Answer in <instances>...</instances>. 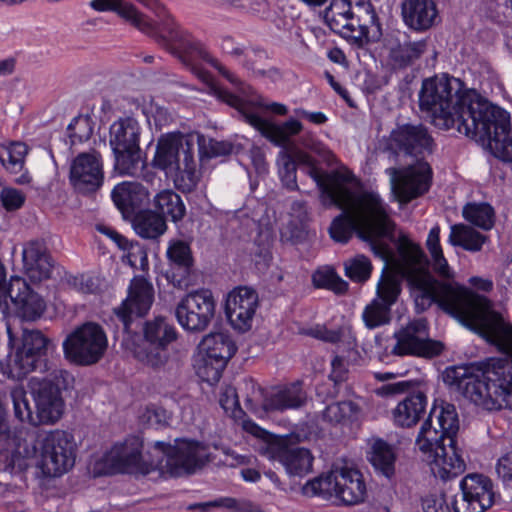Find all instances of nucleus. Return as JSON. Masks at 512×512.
I'll use <instances>...</instances> for the list:
<instances>
[{"instance_id":"obj_1","label":"nucleus","mask_w":512,"mask_h":512,"mask_svg":"<svg viewBox=\"0 0 512 512\" xmlns=\"http://www.w3.org/2000/svg\"><path fill=\"white\" fill-rule=\"evenodd\" d=\"M393 229L394 224L388 216L386 204H383V213L372 211L356 222L344 223L342 218H335L329 232L331 238L339 243L348 242L357 232L384 261L374 299L392 307L401 293L400 277H403L417 308L425 310L433 303L438 304L461 324L512 358V322H505L486 297L465 287L435 280L428 270V260L422 248L406 236L399 238L395 255L389 244L394 241Z\"/></svg>"},{"instance_id":"obj_2","label":"nucleus","mask_w":512,"mask_h":512,"mask_svg":"<svg viewBox=\"0 0 512 512\" xmlns=\"http://www.w3.org/2000/svg\"><path fill=\"white\" fill-rule=\"evenodd\" d=\"M419 105L441 129H455L486 147L497 158L512 161L510 114L448 75L423 81Z\"/></svg>"},{"instance_id":"obj_3","label":"nucleus","mask_w":512,"mask_h":512,"mask_svg":"<svg viewBox=\"0 0 512 512\" xmlns=\"http://www.w3.org/2000/svg\"><path fill=\"white\" fill-rule=\"evenodd\" d=\"M444 381L456 386L466 398L486 410H497L512 403V361L492 358L481 367L447 368Z\"/></svg>"},{"instance_id":"obj_4","label":"nucleus","mask_w":512,"mask_h":512,"mask_svg":"<svg viewBox=\"0 0 512 512\" xmlns=\"http://www.w3.org/2000/svg\"><path fill=\"white\" fill-rule=\"evenodd\" d=\"M295 162L305 167L307 174L316 182L321 191L323 202L338 206L343 210L337 218L343 222L356 221L372 211L383 213V200L378 193L365 192L354 195L349 187L353 182V174L346 168L332 173H324L316 161L304 151H296Z\"/></svg>"},{"instance_id":"obj_5","label":"nucleus","mask_w":512,"mask_h":512,"mask_svg":"<svg viewBox=\"0 0 512 512\" xmlns=\"http://www.w3.org/2000/svg\"><path fill=\"white\" fill-rule=\"evenodd\" d=\"M77 443L71 432L54 429L39 435L30 445L19 444L14 463L34 466L43 477H59L73 468Z\"/></svg>"},{"instance_id":"obj_6","label":"nucleus","mask_w":512,"mask_h":512,"mask_svg":"<svg viewBox=\"0 0 512 512\" xmlns=\"http://www.w3.org/2000/svg\"><path fill=\"white\" fill-rule=\"evenodd\" d=\"M241 426L262 441L258 447L259 453L270 461L280 463L290 478H303L312 472L314 456L309 449L298 446L302 441L299 434H270L249 419L242 420Z\"/></svg>"},{"instance_id":"obj_7","label":"nucleus","mask_w":512,"mask_h":512,"mask_svg":"<svg viewBox=\"0 0 512 512\" xmlns=\"http://www.w3.org/2000/svg\"><path fill=\"white\" fill-rule=\"evenodd\" d=\"M152 165L162 170L184 192L191 191L199 180L192 146L181 133H166L159 137Z\"/></svg>"},{"instance_id":"obj_8","label":"nucleus","mask_w":512,"mask_h":512,"mask_svg":"<svg viewBox=\"0 0 512 512\" xmlns=\"http://www.w3.org/2000/svg\"><path fill=\"white\" fill-rule=\"evenodd\" d=\"M305 496H321L338 505L352 506L364 502L367 487L362 473L348 466L335 465L330 471L306 482Z\"/></svg>"},{"instance_id":"obj_9","label":"nucleus","mask_w":512,"mask_h":512,"mask_svg":"<svg viewBox=\"0 0 512 512\" xmlns=\"http://www.w3.org/2000/svg\"><path fill=\"white\" fill-rule=\"evenodd\" d=\"M10 351L1 362V372L8 378L20 380L42 369L48 353L55 349L52 340L38 330H26L19 341L12 338L8 328Z\"/></svg>"},{"instance_id":"obj_10","label":"nucleus","mask_w":512,"mask_h":512,"mask_svg":"<svg viewBox=\"0 0 512 512\" xmlns=\"http://www.w3.org/2000/svg\"><path fill=\"white\" fill-rule=\"evenodd\" d=\"M152 455L160 457L151 469H159L162 473L179 476L192 473L205 465L212 457V448L197 441L177 439L174 445L155 442Z\"/></svg>"},{"instance_id":"obj_11","label":"nucleus","mask_w":512,"mask_h":512,"mask_svg":"<svg viewBox=\"0 0 512 512\" xmlns=\"http://www.w3.org/2000/svg\"><path fill=\"white\" fill-rule=\"evenodd\" d=\"M142 332V343H130L127 340V349L138 361L147 366H163L169 358L168 347L178 337L175 326L164 317H155L144 323Z\"/></svg>"},{"instance_id":"obj_12","label":"nucleus","mask_w":512,"mask_h":512,"mask_svg":"<svg viewBox=\"0 0 512 512\" xmlns=\"http://www.w3.org/2000/svg\"><path fill=\"white\" fill-rule=\"evenodd\" d=\"M199 77L208 85L209 93L228 105L242 111L246 122L258 130L262 136L273 144L284 146L289 142L291 137L298 135L302 131V123L296 119L291 118L282 124H276L261 118L257 114L245 112L243 110V102L238 96L217 86L207 73L201 72L199 73Z\"/></svg>"},{"instance_id":"obj_13","label":"nucleus","mask_w":512,"mask_h":512,"mask_svg":"<svg viewBox=\"0 0 512 512\" xmlns=\"http://www.w3.org/2000/svg\"><path fill=\"white\" fill-rule=\"evenodd\" d=\"M140 130L138 121L132 117L120 118L110 127L109 144L120 174L133 176L144 166L139 147Z\"/></svg>"},{"instance_id":"obj_14","label":"nucleus","mask_w":512,"mask_h":512,"mask_svg":"<svg viewBox=\"0 0 512 512\" xmlns=\"http://www.w3.org/2000/svg\"><path fill=\"white\" fill-rule=\"evenodd\" d=\"M107 348V334L104 328L95 322H86L76 327L63 341L65 358L82 366L99 362Z\"/></svg>"},{"instance_id":"obj_15","label":"nucleus","mask_w":512,"mask_h":512,"mask_svg":"<svg viewBox=\"0 0 512 512\" xmlns=\"http://www.w3.org/2000/svg\"><path fill=\"white\" fill-rule=\"evenodd\" d=\"M216 300L211 291L197 290L185 295L177 304L175 316L178 324L188 332H202L212 322Z\"/></svg>"},{"instance_id":"obj_16","label":"nucleus","mask_w":512,"mask_h":512,"mask_svg":"<svg viewBox=\"0 0 512 512\" xmlns=\"http://www.w3.org/2000/svg\"><path fill=\"white\" fill-rule=\"evenodd\" d=\"M66 372L59 371L54 380H31V392L36 407V421L38 425H53L57 423L65 412V401L62 396L60 379L65 381Z\"/></svg>"},{"instance_id":"obj_17","label":"nucleus","mask_w":512,"mask_h":512,"mask_svg":"<svg viewBox=\"0 0 512 512\" xmlns=\"http://www.w3.org/2000/svg\"><path fill=\"white\" fill-rule=\"evenodd\" d=\"M390 185L395 199L402 204L419 197L428 191L432 170L425 161H418L406 168H388Z\"/></svg>"},{"instance_id":"obj_18","label":"nucleus","mask_w":512,"mask_h":512,"mask_svg":"<svg viewBox=\"0 0 512 512\" xmlns=\"http://www.w3.org/2000/svg\"><path fill=\"white\" fill-rule=\"evenodd\" d=\"M394 337L396 344L392 352L399 356L433 357L440 354L443 349L440 342L430 339L428 325L423 319L409 322L406 326L395 332Z\"/></svg>"},{"instance_id":"obj_19","label":"nucleus","mask_w":512,"mask_h":512,"mask_svg":"<svg viewBox=\"0 0 512 512\" xmlns=\"http://www.w3.org/2000/svg\"><path fill=\"white\" fill-rule=\"evenodd\" d=\"M434 140L421 124L397 125L387 139V147L413 157H425L434 150Z\"/></svg>"},{"instance_id":"obj_20","label":"nucleus","mask_w":512,"mask_h":512,"mask_svg":"<svg viewBox=\"0 0 512 512\" xmlns=\"http://www.w3.org/2000/svg\"><path fill=\"white\" fill-rule=\"evenodd\" d=\"M259 306L256 291L250 287L239 286L232 289L225 298V315L231 327L241 333L252 328Z\"/></svg>"},{"instance_id":"obj_21","label":"nucleus","mask_w":512,"mask_h":512,"mask_svg":"<svg viewBox=\"0 0 512 512\" xmlns=\"http://www.w3.org/2000/svg\"><path fill=\"white\" fill-rule=\"evenodd\" d=\"M142 447L141 439L136 436L129 437L121 443H116L102 457V471L104 473H148L150 469L142 463Z\"/></svg>"},{"instance_id":"obj_22","label":"nucleus","mask_w":512,"mask_h":512,"mask_svg":"<svg viewBox=\"0 0 512 512\" xmlns=\"http://www.w3.org/2000/svg\"><path fill=\"white\" fill-rule=\"evenodd\" d=\"M462 496L454 503L455 512H485L494 504L492 481L481 474H469L460 484Z\"/></svg>"},{"instance_id":"obj_23","label":"nucleus","mask_w":512,"mask_h":512,"mask_svg":"<svg viewBox=\"0 0 512 512\" xmlns=\"http://www.w3.org/2000/svg\"><path fill=\"white\" fill-rule=\"evenodd\" d=\"M153 302L152 283L142 276H136L128 285L126 298L114 312L127 327L134 318L144 317L150 311Z\"/></svg>"},{"instance_id":"obj_24","label":"nucleus","mask_w":512,"mask_h":512,"mask_svg":"<svg viewBox=\"0 0 512 512\" xmlns=\"http://www.w3.org/2000/svg\"><path fill=\"white\" fill-rule=\"evenodd\" d=\"M8 303L10 310L4 315L14 313L29 321L38 319L46 308L43 298L32 291L25 279L20 276L10 277Z\"/></svg>"},{"instance_id":"obj_25","label":"nucleus","mask_w":512,"mask_h":512,"mask_svg":"<svg viewBox=\"0 0 512 512\" xmlns=\"http://www.w3.org/2000/svg\"><path fill=\"white\" fill-rule=\"evenodd\" d=\"M70 182L82 192L94 191L103 182V162L98 153L79 154L71 163Z\"/></svg>"},{"instance_id":"obj_26","label":"nucleus","mask_w":512,"mask_h":512,"mask_svg":"<svg viewBox=\"0 0 512 512\" xmlns=\"http://www.w3.org/2000/svg\"><path fill=\"white\" fill-rule=\"evenodd\" d=\"M425 456L431 472L443 480L455 477L465 470V462L454 440H450L448 445H437Z\"/></svg>"},{"instance_id":"obj_27","label":"nucleus","mask_w":512,"mask_h":512,"mask_svg":"<svg viewBox=\"0 0 512 512\" xmlns=\"http://www.w3.org/2000/svg\"><path fill=\"white\" fill-rule=\"evenodd\" d=\"M401 14L405 25L416 32H425L440 21L435 0H404Z\"/></svg>"},{"instance_id":"obj_28","label":"nucleus","mask_w":512,"mask_h":512,"mask_svg":"<svg viewBox=\"0 0 512 512\" xmlns=\"http://www.w3.org/2000/svg\"><path fill=\"white\" fill-rule=\"evenodd\" d=\"M23 272L33 283H40L51 277L53 263L46 247L41 242L30 241L22 250Z\"/></svg>"},{"instance_id":"obj_29","label":"nucleus","mask_w":512,"mask_h":512,"mask_svg":"<svg viewBox=\"0 0 512 512\" xmlns=\"http://www.w3.org/2000/svg\"><path fill=\"white\" fill-rule=\"evenodd\" d=\"M325 19L334 32L344 37L360 38L363 34V27L351 11L348 0H332Z\"/></svg>"},{"instance_id":"obj_30","label":"nucleus","mask_w":512,"mask_h":512,"mask_svg":"<svg viewBox=\"0 0 512 512\" xmlns=\"http://www.w3.org/2000/svg\"><path fill=\"white\" fill-rule=\"evenodd\" d=\"M427 407V397L423 392L407 395L391 411L394 425L402 428L415 426L424 415Z\"/></svg>"},{"instance_id":"obj_31","label":"nucleus","mask_w":512,"mask_h":512,"mask_svg":"<svg viewBox=\"0 0 512 512\" xmlns=\"http://www.w3.org/2000/svg\"><path fill=\"white\" fill-rule=\"evenodd\" d=\"M112 199L122 214L128 216L148 201L149 193L139 183L123 182L114 187Z\"/></svg>"},{"instance_id":"obj_32","label":"nucleus","mask_w":512,"mask_h":512,"mask_svg":"<svg viewBox=\"0 0 512 512\" xmlns=\"http://www.w3.org/2000/svg\"><path fill=\"white\" fill-rule=\"evenodd\" d=\"M235 352L234 341L230 335L223 332L206 335L198 345V353L224 364H227Z\"/></svg>"},{"instance_id":"obj_33","label":"nucleus","mask_w":512,"mask_h":512,"mask_svg":"<svg viewBox=\"0 0 512 512\" xmlns=\"http://www.w3.org/2000/svg\"><path fill=\"white\" fill-rule=\"evenodd\" d=\"M27 152V146L21 142L0 146V162L10 173H21L15 179V182L20 185L28 184L31 181L29 172L24 170V159Z\"/></svg>"},{"instance_id":"obj_34","label":"nucleus","mask_w":512,"mask_h":512,"mask_svg":"<svg viewBox=\"0 0 512 512\" xmlns=\"http://www.w3.org/2000/svg\"><path fill=\"white\" fill-rule=\"evenodd\" d=\"M239 392L246 408L257 417L264 418L270 414V391L264 392L255 381L246 379L240 384Z\"/></svg>"},{"instance_id":"obj_35","label":"nucleus","mask_w":512,"mask_h":512,"mask_svg":"<svg viewBox=\"0 0 512 512\" xmlns=\"http://www.w3.org/2000/svg\"><path fill=\"white\" fill-rule=\"evenodd\" d=\"M306 394L299 384L273 389L270 391V413L282 412L287 409H295L304 404Z\"/></svg>"},{"instance_id":"obj_36","label":"nucleus","mask_w":512,"mask_h":512,"mask_svg":"<svg viewBox=\"0 0 512 512\" xmlns=\"http://www.w3.org/2000/svg\"><path fill=\"white\" fill-rule=\"evenodd\" d=\"M395 448L387 442L377 439L371 445L370 462L376 471L388 479L395 474Z\"/></svg>"},{"instance_id":"obj_37","label":"nucleus","mask_w":512,"mask_h":512,"mask_svg":"<svg viewBox=\"0 0 512 512\" xmlns=\"http://www.w3.org/2000/svg\"><path fill=\"white\" fill-rule=\"evenodd\" d=\"M487 241V237L465 224H454L450 227L448 243L460 246L470 252L480 251Z\"/></svg>"},{"instance_id":"obj_38","label":"nucleus","mask_w":512,"mask_h":512,"mask_svg":"<svg viewBox=\"0 0 512 512\" xmlns=\"http://www.w3.org/2000/svg\"><path fill=\"white\" fill-rule=\"evenodd\" d=\"M440 232L441 229L439 225H435L430 229L426 239V248L430 255L433 271L442 278L451 279L454 274L444 257L440 244Z\"/></svg>"},{"instance_id":"obj_39","label":"nucleus","mask_w":512,"mask_h":512,"mask_svg":"<svg viewBox=\"0 0 512 512\" xmlns=\"http://www.w3.org/2000/svg\"><path fill=\"white\" fill-rule=\"evenodd\" d=\"M428 419L436 421L438 427L447 435V439L454 440L453 436L459 428L458 415L454 405L436 400L430 411Z\"/></svg>"},{"instance_id":"obj_40","label":"nucleus","mask_w":512,"mask_h":512,"mask_svg":"<svg viewBox=\"0 0 512 512\" xmlns=\"http://www.w3.org/2000/svg\"><path fill=\"white\" fill-rule=\"evenodd\" d=\"M153 205L163 218H170L173 222L180 221L186 212L181 197L172 190H163L157 193L153 199Z\"/></svg>"},{"instance_id":"obj_41","label":"nucleus","mask_w":512,"mask_h":512,"mask_svg":"<svg viewBox=\"0 0 512 512\" xmlns=\"http://www.w3.org/2000/svg\"><path fill=\"white\" fill-rule=\"evenodd\" d=\"M166 229L165 219L152 211H144L134 219V230L143 238L155 239L164 234Z\"/></svg>"},{"instance_id":"obj_42","label":"nucleus","mask_w":512,"mask_h":512,"mask_svg":"<svg viewBox=\"0 0 512 512\" xmlns=\"http://www.w3.org/2000/svg\"><path fill=\"white\" fill-rule=\"evenodd\" d=\"M462 216L483 230L492 229L495 223V211L488 203H468L463 207Z\"/></svg>"},{"instance_id":"obj_43","label":"nucleus","mask_w":512,"mask_h":512,"mask_svg":"<svg viewBox=\"0 0 512 512\" xmlns=\"http://www.w3.org/2000/svg\"><path fill=\"white\" fill-rule=\"evenodd\" d=\"M315 336L323 341L338 344L345 351L356 348V338L350 326L344 325L339 329L317 328Z\"/></svg>"},{"instance_id":"obj_44","label":"nucleus","mask_w":512,"mask_h":512,"mask_svg":"<svg viewBox=\"0 0 512 512\" xmlns=\"http://www.w3.org/2000/svg\"><path fill=\"white\" fill-rule=\"evenodd\" d=\"M447 435L439 428L433 426L431 419H427L421 426L416 438V446L425 455L434 450L437 445H444Z\"/></svg>"},{"instance_id":"obj_45","label":"nucleus","mask_w":512,"mask_h":512,"mask_svg":"<svg viewBox=\"0 0 512 512\" xmlns=\"http://www.w3.org/2000/svg\"><path fill=\"white\" fill-rule=\"evenodd\" d=\"M226 364L205 357L197 352L194 360V368L198 377L209 384H214L221 378Z\"/></svg>"},{"instance_id":"obj_46","label":"nucleus","mask_w":512,"mask_h":512,"mask_svg":"<svg viewBox=\"0 0 512 512\" xmlns=\"http://www.w3.org/2000/svg\"><path fill=\"white\" fill-rule=\"evenodd\" d=\"M312 281L316 287L329 289L338 294L344 293L348 288L347 282L329 266L317 269L312 275Z\"/></svg>"},{"instance_id":"obj_47","label":"nucleus","mask_w":512,"mask_h":512,"mask_svg":"<svg viewBox=\"0 0 512 512\" xmlns=\"http://www.w3.org/2000/svg\"><path fill=\"white\" fill-rule=\"evenodd\" d=\"M427 50V41L425 39L418 41H408L399 45L391 52L394 61L400 65H408L419 59Z\"/></svg>"},{"instance_id":"obj_48","label":"nucleus","mask_w":512,"mask_h":512,"mask_svg":"<svg viewBox=\"0 0 512 512\" xmlns=\"http://www.w3.org/2000/svg\"><path fill=\"white\" fill-rule=\"evenodd\" d=\"M11 399L15 417L23 423L37 426L36 412L31 410L26 391L22 387H15L11 391Z\"/></svg>"},{"instance_id":"obj_49","label":"nucleus","mask_w":512,"mask_h":512,"mask_svg":"<svg viewBox=\"0 0 512 512\" xmlns=\"http://www.w3.org/2000/svg\"><path fill=\"white\" fill-rule=\"evenodd\" d=\"M391 307L373 299L368 304L362 313V319L367 328L373 329L381 325L387 324L390 321Z\"/></svg>"},{"instance_id":"obj_50","label":"nucleus","mask_w":512,"mask_h":512,"mask_svg":"<svg viewBox=\"0 0 512 512\" xmlns=\"http://www.w3.org/2000/svg\"><path fill=\"white\" fill-rule=\"evenodd\" d=\"M358 406L352 401L335 402L323 411V418L331 423H339L358 415Z\"/></svg>"},{"instance_id":"obj_51","label":"nucleus","mask_w":512,"mask_h":512,"mask_svg":"<svg viewBox=\"0 0 512 512\" xmlns=\"http://www.w3.org/2000/svg\"><path fill=\"white\" fill-rule=\"evenodd\" d=\"M345 275L355 282L366 281L372 271L370 260L364 255H357L344 263Z\"/></svg>"},{"instance_id":"obj_52","label":"nucleus","mask_w":512,"mask_h":512,"mask_svg":"<svg viewBox=\"0 0 512 512\" xmlns=\"http://www.w3.org/2000/svg\"><path fill=\"white\" fill-rule=\"evenodd\" d=\"M124 251L123 259L134 269L146 271L148 269L147 252L139 243L129 242L125 238V244L118 246Z\"/></svg>"},{"instance_id":"obj_53","label":"nucleus","mask_w":512,"mask_h":512,"mask_svg":"<svg viewBox=\"0 0 512 512\" xmlns=\"http://www.w3.org/2000/svg\"><path fill=\"white\" fill-rule=\"evenodd\" d=\"M278 174L284 186L294 190L297 188L296 162L285 151H281L277 157Z\"/></svg>"},{"instance_id":"obj_54","label":"nucleus","mask_w":512,"mask_h":512,"mask_svg":"<svg viewBox=\"0 0 512 512\" xmlns=\"http://www.w3.org/2000/svg\"><path fill=\"white\" fill-rule=\"evenodd\" d=\"M143 113L148 125L154 126L157 130L169 125L174 119L173 113L153 101L144 105Z\"/></svg>"},{"instance_id":"obj_55","label":"nucleus","mask_w":512,"mask_h":512,"mask_svg":"<svg viewBox=\"0 0 512 512\" xmlns=\"http://www.w3.org/2000/svg\"><path fill=\"white\" fill-rule=\"evenodd\" d=\"M167 257L178 266L189 267L192 262L190 247L187 243L174 240L169 243Z\"/></svg>"},{"instance_id":"obj_56","label":"nucleus","mask_w":512,"mask_h":512,"mask_svg":"<svg viewBox=\"0 0 512 512\" xmlns=\"http://www.w3.org/2000/svg\"><path fill=\"white\" fill-rule=\"evenodd\" d=\"M219 402L224 411L232 418L238 419L241 417L242 410L239 406V393L234 387L226 386L223 388Z\"/></svg>"},{"instance_id":"obj_57","label":"nucleus","mask_w":512,"mask_h":512,"mask_svg":"<svg viewBox=\"0 0 512 512\" xmlns=\"http://www.w3.org/2000/svg\"><path fill=\"white\" fill-rule=\"evenodd\" d=\"M25 200V194L16 188L4 187L0 191V201L7 211L20 209L24 205Z\"/></svg>"},{"instance_id":"obj_58","label":"nucleus","mask_w":512,"mask_h":512,"mask_svg":"<svg viewBox=\"0 0 512 512\" xmlns=\"http://www.w3.org/2000/svg\"><path fill=\"white\" fill-rule=\"evenodd\" d=\"M204 509L210 507H225L235 512H261L259 509L253 507L251 504L246 502H239L234 498H220L215 501L206 502L201 504Z\"/></svg>"},{"instance_id":"obj_59","label":"nucleus","mask_w":512,"mask_h":512,"mask_svg":"<svg viewBox=\"0 0 512 512\" xmlns=\"http://www.w3.org/2000/svg\"><path fill=\"white\" fill-rule=\"evenodd\" d=\"M114 12L138 28L146 24L142 14L132 4L123 0H120Z\"/></svg>"},{"instance_id":"obj_60","label":"nucleus","mask_w":512,"mask_h":512,"mask_svg":"<svg viewBox=\"0 0 512 512\" xmlns=\"http://www.w3.org/2000/svg\"><path fill=\"white\" fill-rule=\"evenodd\" d=\"M10 293V279L7 280V270L0 261V311L2 314L8 313L10 305L8 295Z\"/></svg>"},{"instance_id":"obj_61","label":"nucleus","mask_w":512,"mask_h":512,"mask_svg":"<svg viewBox=\"0 0 512 512\" xmlns=\"http://www.w3.org/2000/svg\"><path fill=\"white\" fill-rule=\"evenodd\" d=\"M144 419L151 426H161L168 423L170 413L162 407H149L146 409Z\"/></svg>"},{"instance_id":"obj_62","label":"nucleus","mask_w":512,"mask_h":512,"mask_svg":"<svg viewBox=\"0 0 512 512\" xmlns=\"http://www.w3.org/2000/svg\"><path fill=\"white\" fill-rule=\"evenodd\" d=\"M498 477L505 484H512V451L500 457L496 463Z\"/></svg>"},{"instance_id":"obj_63","label":"nucleus","mask_w":512,"mask_h":512,"mask_svg":"<svg viewBox=\"0 0 512 512\" xmlns=\"http://www.w3.org/2000/svg\"><path fill=\"white\" fill-rule=\"evenodd\" d=\"M208 155L210 157H219L237 153L239 145H234L228 141L210 140L208 144Z\"/></svg>"},{"instance_id":"obj_64","label":"nucleus","mask_w":512,"mask_h":512,"mask_svg":"<svg viewBox=\"0 0 512 512\" xmlns=\"http://www.w3.org/2000/svg\"><path fill=\"white\" fill-rule=\"evenodd\" d=\"M423 512H450L442 495H429L423 499Z\"/></svg>"}]
</instances>
